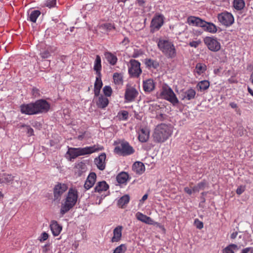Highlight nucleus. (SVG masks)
Masks as SVG:
<instances>
[{
	"mask_svg": "<svg viewBox=\"0 0 253 253\" xmlns=\"http://www.w3.org/2000/svg\"><path fill=\"white\" fill-rule=\"evenodd\" d=\"M102 149L103 147L98 145L84 148H69L66 154V157L69 161H71L72 159H75L78 156L89 155Z\"/></svg>",
	"mask_w": 253,
	"mask_h": 253,
	"instance_id": "f257e3e1",
	"label": "nucleus"
},
{
	"mask_svg": "<svg viewBox=\"0 0 253 253\" xmlns=\"http://www.w3.org/2000/svg\"><path fill=\"white\" fill-rule=\"evenodd\" d=\"M172 128L170 125L161 124L157 125L154 129L153 137L154 141L162 143L166 141L172 134Z\"/></svg>",
	"mask_w": 253,
	"mask_h": 253,
	"instance_id": "f03ea898",
	"label": "nucleus"
},
{
	"mask_svg": "<svg viewBox=\"0 0 253 253\" xmlns=\"http://www.w3.org/2000/svg\"><path fill=\"white\" fill-rule=\"evenodd\" d=\"M77 190L74 188L69 189L65 202L62 204L61 213L65 214L69 211L76 203L78 199Z\"/></svg>",
	"mask_w": 253,
	"mask_h": 253,
	"instance_id": "7ed1b4c3",
	"label": "nucleus"
},
{
	"mask_svg": "<svg viewBox=\"0 0 253 253\" xmlns=\"http://www.w3.org/2000/svg\"><path fill=\"white\" fill-rule=\"evenodd\" d=\"M159 49L169 58H173L176 55L175 47L171 42L165 39H160L158 42Z\"/></svg>",
	"mask_w": 253,
	"mask_h": 253,
	"instance_id": "20e7f679",
	"label": "nucleus"
},
{
	"mask_svg": "<svg viewBox=\"0 0 253 253\" xmlns=\"http://www.w3.org/2000/svg\"><path fill=\"white\" fill-rule=\"evenodd\" d=\"M161 95L162 98L168 100L173 105L178 103V100L171 88L168 85H165L162 86Z\"/></svg>",
	"mask_w": 253,
	"mask_h": 253,
	"instance_id": "39448f33",
	"label": "nucleus"
},
{
	"mask_svg": "<svg viewBox=\"0 0 253 253\" xmlns=\"http://www.w3.org/2000/svg\"><path fill=\"white\" fill-rule=\"evenodd\" d=\"M218 22L226 27L231 26L234 22V18L233 15L227 11H224L218 14Z\"/></svg>",
	"mask_w": 253,
	"mask_h": 253,
	"instance_id": "423d86ee",
	"label": "nucleus"
},
{
	"mask_svg": "<svg viewBox=\"0 0 253 253\" xmlns=\"http://www.w3.org/2000/svg\"><path fill=\"white\" fill-rule=\"evenodd\" d=\"M204 42L211 51L216 52L220 50L221 45L217 39L213 37H206L204 39Z\"/></svg>",
	"mask_w": 253,
	"mask_h": 253,
	"instance_id": "0eeeda50",
	"label": "nucleus"
},
{
	"mask_svg": "<svg viewBox=\"0 0 253 253\" xmlns=\"http://www.w3.org/2000/svg\"><path fill=\"white\" fill-rule=\"evenodd\" d=\"M114 152L118 154L123 155H129L134 153V150L128 143L123 141L114 149Z\"/></svg>",
	"mask_w": 253,
	"mask_h": 253,
	"instance_id": "6e6552de",
	"label": "nucleus"
},
{
	"mask_svg": "<svg viewBox=\"0 0 253 253\" xmlns=\"http://www.w3.org/2000/svg\"><path fill=\"white\" fill-rule=\"evenodd\" d=\"M140 66V63L138 61L134 59L130 60L128 64L129 74L132 77H138L142 72Z\"/></svg>",
	"mask_w": 253,
	"mask_h": 253,
	"instance_id": "1a4fd4ad",
	"label": "nucleus"
},
{
	"mask_svg": "<svg viewBox=\"0 0 253 253\" xmlns=\"http://www.w3.org/2000/svg\"><path fill=\"white\" fill-rule=\"evenodd\" d=\"M36 114L46 112L49 109V104L45 100H39L34 103Z\"/></svg>",
	"mask_w": 253,
	"mask_h": 253,
	"instance_id": "9d476101",
	"label": "nucleus"
},
{
	"mask_svg": "<svg viewBox=\"0 0 253 253\" xmlns=\"http://www.w3.org/2000/svg\"><path fill=\"white\" fill-rule=\"evenodd\" d=\"M67 186L65 184L59 183L54 188V197L55 199H58L67 190Z\"/></svg>",
	"mask_w": 253,
	"mask_h": 253,
	"instance_id": "9b49d317",
	"label": "nucleus"
},
{
	"mask_svg": "<svg viewBox=\"0 0 253 253\" xmlns=\"http://www.w3.org/2000/svg\"><path fill=\"white\" fill-rule=\"evenodd\" d=\"M138 134L139 140L141 142H145L149 138L150 129L146 127H142L138 131Z\"/></svg>",
	"mask_w": 253,
	"mask_h": 253,
	"instance_id": "f8f14e48",
	"label": "nucleus"
},
{
	"mask_svg": "<svg viewBox=\"0 0 253 253\" xmlns=\"http://www.w3.org/2000/svg\"><path fill=\"white\" fill-rule=\"evenodd\" d=\"M20 110L22 113L26 115H30L36 114V112L35 111L34 103L22 105L20 106Z\"/></svg>",
	"mask_w": 253,
	"mask_h": 253,
	"instance_id": "ddd939ff",
	"label": "nucleus"
},
{
	"mask_svg": "<svg viewBox=\"0 0 253 253\" xmlns=\"http://www.w3.org/2000/svg\"><path fill=\"white\" fill-rule=\"evenodd\" d=\"M164 19V16L162 15H156L151 22L152 28L158 30L163 25Z\"/></svg>",
	"mask_w": 253,
	"mask_h": 253,
	"instance_id": "4468645a",
	"label": "nucleus"
},
{
	"mask_svg": "<svg viewBox=\"0 0 253 253\" xmlns=\"http://www.w3.org/2000/svg\"><path fill=\"white\" fill-rule=\"evenodd\" d=\"M94 99L96 102V105L98 107L100 108H105L109 103L108 98L102 95L95 96Z\"/></svg>",
	"mask_w": 253,
	"mask_h": 253,
	"instance_id": "2eb2a0df",
	"label": "nucleus"
},
{
	"mask_svg": "<svg viewBox=\"0 0 253 253\" xmlns=\"http://www.w3.org/2000/svg\"><path fill=\"white\" fill-rule=\"evenodd\" d=\"M106 154L102 153L94 160L95 164L100 170H103L105 168Z\"/></svg>",
	"mask_w": 253,
	"mask_h": 253,
	"instance_id": "dca6fc26",
	"label": "nucleus"
},
{
	"mask_svg": "<svg viewBox=\"0 0 253 253\" xmlns=\"http://www.w3.org/2000/svg\"><path fill=\"white\" fill-rule=\"evenodd\" d=\"M138 94L136 90L132 87H128L125 93V98L127 101H132Z\"/></svg>",
	"mask_w": 253,
	"mask_h": 253,
	"instance_id": "f3484780",
	"label": "nucleus"
},
{
	"mask_svg": "<svg viewBox=\"0 0 253 253\" xmlns=\"http://www.w3.org/2000/svg\"><path fill=\"white\" fill-rule=\"evenodd\" d=\"M123 227L118 226L116 227L113 230V236L111 239L112 243L118 242L122 238Z\"/></svg>",
	"mask_w": 253,
	"mask_h": 253,
	"instance_id": "a211bd4d",
	"label": "nucleus"
},
{
	"mask_svg": "<svg viewBox=\"0 0 253 253\" xmlns=\"http://www.w3.org/2000/svg\"><path fill=\"white\" fill-rule=\"evenodd\" d=\"M96 175L94 172L90 173L88 176L84 185L85 189L88 190L93 186L96 181Z\"/></svg>",
	"mask_w": 253,
	"mask_h": 253,
	"instance_id": "6ab92c4d",
	"label": "nucleus"
},
{
	"mask_svg": "<svg viewBox=\"0 0 253 253\" xmlns=\"http://www.w3.org/2000/svg\"><path fill=\"white\" fill-rule=\"evenodd\" d=\"M187 22L189 25L202 27L204 24V21L201 19L195 17L190 16L187 19Z\"/></svg>",
	"mask_w": 253,
	"mask_h": 253,
	"instance_id": "aec40b11",
	"label": "nucleus"
},
{
	"mask_svg": "<svg viewBox=\"0 0 253 253\" xmlns=\"http://www.w3.org/2000/svg\"><path fill=\"white\" fill-rule=\"evenodd\" d=\"M136 217L138 220L146 224L150 225H153L155 224V222L152 219L140 212L136 213Z\"/></svg>",
	"mask_w": 253,
	"mask_h": 253,
	"instance_id": "412c9836",
	"label": "nucleus"
},
{
	"mask_svg": "<svg viewBox=\"0 0 253 253\" xmlns=\"http://www.w3.org/2000/svg\"><path fill=\"white\" fill-rule=\"evenodd\" d=\"M50 227L54 236L59 235L62 229V226L58 224L57 221L54 220L51 222Z\"/></svg>",
	"mask_w": 253,
	"mask_h": 253,
	"instance_id": "4be33fe9",
	"label": "nucleus"
},
{
	"mask_svg": "<svg viewBox=\"0 0 253 253\" xmlns=\"http://www.w3.org/2000/svg\"><path fill=\"white\" fill-rule=\"evenodd\" d=\"M196 95V91L192 88L189 89L182 92L181 94L182 100H190L194 98Z\"/></svg>",
	"mask_w": 253,
	"mask_h": 253,
	"instance_id": "5701e85b",
	"label": "nucleus"
},
{
	"mask_svg": "<svg viewBox=\"0 0 253 253\" xmlns=\"http://www.w3.org/2000/svg\"><path fill=\"white\" fill-rule=\"evenodd\" d=\"M102 85L103 84L101 78V75H97L96 77V81L94 84V92L95 96H97L99 95Z\"/></svg>",
	"mask_w": 253,
	"mask_h": 253,
	"instance_id": "b1692460",
	"label": "nucleus"
},
{
	"mask_svg": "<svg viewBox=\"0 0 253 253\" xmlns=\"http://www.w3.org/2000/svg\"><path fill=\"white\" fill-rule=\"evenodd\" d=\"M132 170L136 173L141 174L145 171V168L142 163L136 162L132 166Z\"/></svg>",
	"mask_w": 253,
	"mask_h": 253,
	"instance_id": "393cba45",
	"label": "nucleus"
},
{
	"mask_svg": "<svg viewBox=\"0 0 253 253\" xmlns=\"http://www.w3.org/2000/svg\"><path fill=\"white\" fill-rule=\"evenodd\" d=\"M204 23L202 28H203L205 31L211 33H215L217 32V27L214 24L207 22L205 21H204Z\"/></svg>",
	"mask_w": 253,
	"mask_h": 253,
	"instance_id": "a878e982",
	"label": "nucleus"
},
{
	"mask_svg": "<svg viewBox=\"0 0 253 253\" xmlns=\"http://www.w3.org/2000/svg\"><path fill=\"white\" fill-rule=\"evenodd\" d=\"M143 88L145 91L150 92L155 88V84L152 79H148L144 81Z\"/></svg>",
	"mask_w": 253,
	"mask_h": 253,
	"instance_id": "bb28decb",
	"label": "nucleus"
},
{
	"mask_svg": "<svg viewBox=\"0 0 253 253\" xmlns=\"http://www.w3.org/2000/svg\"><path fill=\"white\" fill-rule=\"evenodd\" d=\"M101 60L99 55H97L94 63L93 69L96 71L97 75H101L100 71L101 70Z\"/></svg>",
	"mask_w": 253,
	"mask_h": 253,
	"instance_id": "cd10ccee",
	"label": "nucleus"
},
{
	"mask_svg": "<svg viewBox=\"0 0 253 253\" xmlns=\"http://www.w3.org/2000/svg\"><path fill=\"white\" fill-rule=\"evenodd\" d=\"M206 70L207 66L206 64L202 63H198L196 65L194 72L198 75H202Z\"/></svg>",
	"mask_w": 253,
	"mask_h": 253,
	"instance_id": "c85d7f7f",
	"label": "nucleus"
},
{
	"mask_svg": "<svg viewBox=\"0 0 253 253\" xmlns=\"http://www.w3.org/2000/svg\"><path fill=\"white\" fill-rule=\"evenodd\" d=\"M104 56L107 61L110 64L114 65L116 63L118 59L115 54L110 52H106L104 53Z\"/></svg>",
	"mask_w": 253,
	"mask_h": 253,
	"instance_id": "c756f323",
	"label": "nucleus"
},
{
	"mask_svg": "<svg viewBox=\"0 0 253 253\" xmlns=\"http://www.w3.org/2000/svg\"><path fill=\"white\" fill-rule=\"evenodd\" d=\"M109 188V186L105 181L98 182L94 188L95 192L101 193L102 191H106Z\"/></svg>",
	"mask_w": 253,
	"mask_h": 253,
	"instance_id": "7c9ffc66",
	"label": "nucleus"
},
{
	"mask_svg": "<svg viewBox=\"0 0 253 253\" xmlns=\"http://www.w3.org/2000/svg\"><path fill=\"white\" fill-rule=\"evenodd\" d=\"M128 175L127 173L123 172L120 173L117 176V180L118 183L121 184L125 183L128 179Z\"/></svg>",
	"mask_w": 253,
	"mask_h": 253,
	"instance_id": "2f4dec72",
	"label": "nucleus"
},
{
	"mask_svg": "<svg viewBox=\"0 0 253 253\" xmlns=\"http://www.w3.org/2000/svg\"><path fill=\"white\" fill-rule=\"evenodd\" d=\"M245 3L244 0H234L233 6L236 10H239L243 9Z\"/></svg>",
	"mask_w": 253,
	"mask_h": 253,
	"instance_id": "473e14b6",
	"label": "nucleus"
},
{
	"mask_svg": "<svg viewBox=\"0 0 253 253\" xmlns=\"http://www.w3.org/2000/svg\"><path fill=\"white\" fill-rule=\"evenodd\" d=\"M210 86V83L209 81L207 80H204L200 82L197 84V87L201 91L205 90L207 89Z\"/></svg>",
	"mask_w": 253,
	"mask_h": 253,
	"instance_id": "72a5a7b5",
	"label": "nucleus"
},
{
	"mask_svg": "<svg viewBox=\"0 0 253 253\" xmlns=\"http://www.w3.org/2000/svg\"><path fill=\"white\" fill-rule=\"evenodd\" d=\"M238 250V248L236 245L231 244L223 250V253H234Z\"/></svg>",
	"mask_w": 253,
	"mask_h": 253,
	"instance_id": "f704fd0d",
	"label": "nucleus"
},
{
	"mask_svg": "<svg viewBox=\"0 0 253 253\" xmlns=\"http://www.w3.org/2000/svg\"><path fill=\"white\" fill-rule=\"evenodd\" d=\"M129 201V197L127 195H126L119 199L118 204L120 207L124 208L128 203Z\"/></svg>",
	"mask_w": 253,
	"mask_h": 253,
	"instance_id": "c9c22d12",
	"label": "nucleus"
},
{
	"mask_svg": "<svg viewBox=\"0 0 253 253\" xmlns=\"http://www.w3.org/2000/svg\"><path fill=\"white\" fill-rule=\"evenodd\" d=\"M41 12L39 10H33L29 15V19L33 22H36L37 18L40 15Z\"/></svg>",
	"mask_w": 253,
	"mask_h": 253,
	"instance_id": "e433bc0d",
	"label": "nucleus"
},
{
	"mask_svg": "<svg viewBox=\"0 0 253 253\" xmlns=\"http://www.w3.org/2000/svg\"><path fill=\"white\" fill-rule=\"evenodd\" d=\"M145 63L149 68H157L159 66V64L157 61L150 59H146Z\"/></svg>",
	"mask_w": 253,
	"mask_h": 253,
	"instance_id": "4c0bfd02",
	"label": "nucleus"
},
{
	"mask_svg": "<svg viewBox=\"0 0 253 253\" xmlns=\"http://www.w3.org/2000/svg\"><path fill=\"white\" fill-rule=\"evenodd\" d=\"M113 79L115 84L121 85L123 84V76L121 74L116 73L113 75Z\"/></svg>",
	"mask_w": 253,
	"mask_h": 253,
	"instance_id": "58836bf2",
	"label": "nucleus"
},
{
	"mask_svg": "<svg viewBox=\"0 0 253 253\" xmlns=\"http://www.w3.org/2000/svg\"><path fill=\"white\" fill-rule=\"evenodd\" d=\"M160 110L161 108L160 106L154 103L150 104L149 108V111L151 112L154 115H155L157 114V113H159Z\"/></svg>",
	"mask_w": 253,
	"mask_h": 253,
	"instance_id": "ea45409f",
	"label": "nucleus"
},
{
	"mask_svg": "<svg viewBox=\"0 0 253 253\" xmlns=\"http://www.w3.org/2000/svg\"><path fill=\"white\" fill-rule=\"evenodd\" d=\"M99 28L102 30V32H108L114 28L111 23H105L101 25Z\"/></svg>",
	"mask_w": 253,
	"mask_h": 253,
	"instance_id": "a19ab883",
	"label": "nucleus"
},
{
	"mask_svg": "<svg viewBox=\"0 0 253 253\" xmlns=\"http://www.w3.org/2000/svg\"><path fill=\"white\" fill-rule=\"evenodd\" d=\"M126 250L125 244H121L117 247L114 251L113 253H125Z\"/></svg>",
	"mask_w": 253,
	"mask_h": 253,
	"instance_id": "79ce46f5",
	"label": "nucleus"
},
{
	"mask_svg": "<svg viewBox=\"0 0 253 253\" xmlns=\"http://www.w3.org/2000/svg\"><path fill=\"white\" fill-rule=\"evenodd\" d=\"M205 185V182H200L198 183L196 186L193 187V191H194V192H198L200 190L204 189Z\"/></svg>",
	"mask_w": 253,
	"mask_h": 253,
	"instance_id": "37998d69",
	"label": "nucleus"
},
{
	"mask_svg": "<svg viewBox=\"0 0 253 253\" xmlns=\"http://www.w3.org/2000/svg\"><path fill=\"white\" fill-rule=\"evenodd\" d=\"M103 91L104 95L106 97L111 96L112 93V89L110 86H105L103 88Z\"/></svg>",
	"mask_w": 253,
	"mask_h": 253,
	"instance_id": "c03bdc74",
	"label": "nucleus"
},
{
	"mask_svg": "<svg viewBox=\"0 0 253 253\" xmlns=\"http://www.w3.org/2000/svg\"><path fill=\"white\" fill-rule=\"evenodd\" d=\"M45 5L46 6L50 8L53 7L56 5V0H47L45 2Z\"/></svg>",
	"mask_w": 253,
	"mask_h": 253,
	"instance_id": "a18cd8bd",
	"label": "nucleus"
},
{
	"mask_svg": "<svg viewBox=\"0 0 253 253\" xmlns=\"http://www.w3.org/2000/svg\"><path fill=\"white\" fill-rule=\"evenodd\" d=\"M229 105L232 108L235 109V112L237 113V114L239 115L241 114V110L238 108V105L236 103L234 102H231L230 103Z\"/></svg>",
	"mask_w": 253,
	"mask_h": 253,
	"instance_id": "49530a36",
	"label": "nucleus"
},
{
	"mask_svg": "<svg viewBox=\"0 0 253 253\" xmlns=\"http://www.w3.org/2000/svg\"><path fill=\"white\" fill-rule=\"evenodd\" d=\"M119 118L122 120H126L128 116V113L126 111H124L119 114Z\"/></svg>",
	"mask_w": 253,
	"mask_h": 253,
	"instance_id": "de8ad7c7",
	"label": "nucleus"
},
{
	"mask_svg": "<svg viewBox=\"0 0 253 253\" xmlns=\"http://www.w3.org/2000/svg\"><path fill=\"white\" fill-rule=\"evenodd\" d=\"M48 237V234L46 233V232H43L41 234V236L39 237V240L41 242H43L47 240Z\"/></svg>",
	"mask_w": 253,
	"mask_h": 253,
	"instance_id": "09e8293b",
	"label": "nucleus"
},
{
	"mask_svg": "<svg viewBox=\"0 0 253 253\" xmlns=\"http://www.w3.org/2000/svg\"><path fill=\"white\" fill-rule=\"evenodd\" d=\"M155 117L158 120L162 121L165 119V116L162 113L161 111L160 110L159 111V112L157 113V114L155 115Z\"/></svg>",
	"mask_w": 253,
	"mask_h": 253,
	"instance_id": "8fccbe9b",
	"label": "nucleus"
},
{
	"mask_svg": "<svg viewBox=\"0 0 253 253\" xmlns=\"http://www.w3.org/2000/svg\"><path fill=\"white\" fill-rule=\"evenodd\" d=\"M41 56L42 58H47L50 56V52L48 50H45L41 53Z\"/></svg>",
	"mask_w": 253,
	"mask_h": 253,
	"instance_id": "3c124183",
	"label": "nucleus"
},
{
	"mask_svg": "<svg viewBox=\"0 0 253 253\" xmlns=\"http://www.w3.org/2000/svg\"><path fill=\"white\" fill-rule=\"evenodd\" d=\"M201 42L200 40L196 41H192L189 43V45L191 47L196 48L201 43Z\"/></svg>",
	"mask_w": 253,
	"mask_h": 253,
	"instance_id": "603ef678",
	"label": "nucleus"
},
{
	"mask_svg": "<svg viewBox=\"0 0 253 253\" xmlns=\"http://www.w3.org/2000/svg\"><path fill=\"white\" fill-rule=\"evenodd\" d=\"M195 224L197 228L199 229H202L203 228V223L202 222L199 221V220H196L195 221Z\"/></svg>",
	"mask_w": 253,
	"mask_h": 253,
	"instance_id": "864d4df0",
	"label": "nucleus"
},
{
	"mask_svg": "<svg viewBox=\"0 0 253 253\" xmlns=\"http://www.w3.org/2000/svg\"><path fill=\"white\" fill-rule=\"evenodd\" d=\"M184 191L189 195H191L194 193V191H193V188H190L188 187H186L184 189Z\"/></svg>",
	"mask_w": 253,
	"mask_h": 253,
	"instance_id": "5fc2aeb1",
	"label": "nucleus"
},
{
	"mask_svg": "<svg viewBox=\"0 0 253 253\" xmlns=\"http://www.w3.org/2000/svg\"><path fill=\"white\" fill-rule=\"evenodd\" d=\"M245 188L244 186H241L237 188L236 192L238 194L240 195L243 193V192L245 191Z\"/></svg>",
	"mask_w": 253,
	"mask_h": 253,
	"instance_id": "6e6d98bb",
	"label": "nucleus"
},
{
	"mask_svg": "<svg viewBox=\"0 0 253 253\" xmlns=\"http://www.w3.org/2000/svg\"><path fill=\"white\" fill-rule=\"evenodd\" d=\"M33 95L35 97H37L39 95V91L38 89L34 88L32 90Z\"/></svg>",
	"mask_w": 253,
	"mask_h": 253,
	"instance_id": "4d7b16f0",
	"label": "nucleus"
},
{
	"mask_svg": "<svg viewBox=\"0 0 253 253\" xmlns=\"http://www.w3.org/2000/svg\"><path fill=\"white\" fill-rule=\"evenodd\" d=\"M27 133L30 135H32L33 134V132H34V130L33 129L29 127V126H27Z\"/></svg>",
	"mask_w": 253,
	"mask_h": 253,
	"instance_id": "13d9d810",
	"label": "nucleus"
},
{
	"mask_svg": "<svg viewBox=\"0 0 253 253\" xmlns=\"http://www.w3.org/2000/svg\"><path fill=\"white\" fill-rule=\"evenodd\" d=\"M238 235V232H236V231H235V232H233L231 234V238L232 239H235L236 238L237 236Z\"/></svg>",
	"mask_w": 253,
	"mask_h": 253,
	"instance_id": "bf43d9fd",
	"label": "nucleus"
},
{
	"mask_svg": "<svg viewBox=\"0 0 253 253\" xmlns=\"http://www.w3.org/2000/svg\"><path fill=\"white\" fill-rule=\"evenodd\" d=\"M129 42L128 39L127 38H125L124 40L122 42V44L126 45Z\"/></svg>",
	"mask_w": 253,
	"mask_h": 253,
	"instance_id": "052dcab7",
	"label": "nucleus"
},
{
	"mask_svg": "<svg viewBox=\"0 0 253 253\" xmlns=\"http://www.w3.org/2000/svg\"><path fill=\"white\" fill-rule=\"evenodd\" d=\"M148 198V195L147 194H145L142 198L141 200L140 201H145Z\"/></svg>",
	"mask_w": 253,
	"mask_h": 253,
	"instance_id": "680f3d73",
	"label": "nucleus"
},
{
	"mask_svg": "<svg viewBox=\"0 0 253 253\" xmlns=\"http://www.w3.org/2000/svg\"><path fill=\"white\" fill-rule=\"evenodd\" d=\"M138 3L140 5H142L144 3V0H137Z\"/></svg>",
	"mask_w": 253,
	"mask_h": 253,
	"instance_id": "e2e57ef3",
	"label": "nucleus"
},
{
	"mask_svg": "<svg viewBox=\"0 0 253 253\" xmlns=\"http://www.w3.org/2000/svg\"><path fill=\"white\" fill-rule=\"evenodd\" d=\"M249 92L253 96V90L249 87L248 88Z\"/></svg>",
	"mask_w": 253,
	"mask_h": 253,
	"instance_id": "0e129e2a",
	"label": "nucleus"
},
{
	"mask_svg": "<svg viewBox=\"0 0 253 253\" xmlns=\"http://www.w3.org/2000/svg\"><path fill=\"white\" fill-rule=\"evenodd\" d=\"M250 80H251L252 83L253 84V71L251 76Z\"/></svg>",
	"mask_w": 253,
	"mask_h": 253,
	"instance_id": "69168bd1",
	"label": "nucleus"
},
{
	"mask_svg": "<svg viewBox=\"0 0 253 253\" xmlns=\"http://www.w3.org/2000/svg\"><path fill=\"white\" fill-rule=\"evenodd\" d=\"M248 250L247 249L243 250L241 253H247Z\"/></svg>",
	"mask_w": 253,
	"mask_h": 253,
	"instance_id": "338daca9",
	"label": "nucleus"
},
{
	"mask_svg": "<svg viewBox=\"0 0 253 253\" xmlns=\"http://www.w3.org/2000/svg\"><path fill=\"white\" fill-rule=\"evenodd\" d=\"M3 195L2 193L0 191V199L3 197Z\"/></svg>",
	"mask_w": 253,
	"mask_h": 253,
	"instance_id": "774afa93",
	"label": "nucleus"
}]
</instances>
